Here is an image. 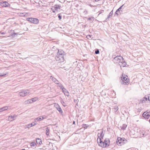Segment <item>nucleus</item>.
Listing matches in <instances>:
<instances>
[{
	"instance_id": "obj_5",
	"label": "nucleus",
	"mask_w": 150,
	"mask_h": 150,
	"mask_svg": "<svg viewBox=\"0 0 150 150\" xmlns=\"http://www.w3.org/2000/svg\"><path fill=\"white\" fill-rule=\"evenodd\" d=\"M56 60L58 63L63 62L64 61V58L63 57L59 55H57L55 58Z\"/></svg>"
},
{
	"instance_id": "obj_38",
	"label": "nucleus",
	"mask_w": 150,
	"mask_h": 150,
	"mask_svg": "<svg viewBox=\"0 0 150 150\" xmlns=\"http://www.w3.org/2000/svg\"><path fill=\"white\" fill-rule=\"evenodd\" d=\"M87 38L88 39L90 38H91V35H87Z\"/></svg>"
},
{
	"instance_id": "obj_10",
	"label": "nucleus",
	"mask_w": 150,
	"mask_h": 150,
	"mask_svg": "<svg viewBox=\"0 0 150 150\" xmlns=\"http://www.w3.org/2000/svg\"><path fill=\"white\" fill-rule=\"evenodd\" d=\"M143 116L146 119L148 118L150 116V111L147 113H146V112H144L143 114Z\"/></svg>"
},
{
	"instance_id": "obj_24",
	"label": "nucleus",
	"mask_w": 150,
	"mask_h": 150,
	"mask_svg": "<svg viewBox=\"0 0 150 150\" xmlns=\"http://www.w3.org/2000/svg\"><path fill=\"white\" fill-rule=\"evenodd\" d=\"M113 11H112L110 12V13L109 15L108 16V18L106 19V20H107L108 19L110 18V16H112L113 15Z\"/></svg>"
},
{
	"instance_id": "obj_34",
	"label": "nucleus",
	"mask_w": 150,
	"mask_h": 150,
	"mask_svg": "<svg viewBox=\"0 0 150 150\" xmlns=\"http://www.w3.org/2000/svg\"><path fill=\"white\" fill-rule=\"evenodd\" d=\"M6 75V74H1V73H0V76L1 77H2L4 76L5 75Z\"/></svg>"
},
{
	"instance_id": "obj_31",
	"label": "nucleus",
	"mask_w": 150,
	"mask_h": 150,
	"mask_svg": "<svg viewBox=\"0 0 150 150\" xmlns=\"http://www.w3.org/2000/svg\"><path fill=\"white\" fill-rule=\"evenodd\" d=\"M28 125H30V127H32V126H34L36 124L35 123V122H34L30 124H29Z\"/></svg>"
},
{
	"instance_id": "obj_36",
	"label": "nucleus",
	"mask_w": 150,
	"mask_h": 150,
	"mask_svg": "<svg viewBox=\"0 0 150 150\" xmlns=\"http://www.w3.org/2000/svg\"><path fill=\"white\" fill-rule=\"evenodd\" d=\"M25 128H29V127H30V125H26L25 126Z\"/></svg>"
},
{
	"instance_id": "obj_21",
	"label": "nucleus",
	"mask_w": 150,
	"mask_h": 150,
	"mask_svg": "<svg viewBox=\"0 0 150 150\" xmlns=\"http://www.w3.org/2000/svg\"><path fill=\"white\" fill-rule=\"evenodd\" d=\"M127 127V125H126L123 124L122 126L120 127L121 130H124Z\"/></svg>"
},
{
	"instance_id": "obj_4",
	"label": "nucleus",
	"mask_w": 150,
	"mask_h": 150,
	"mask_svg": "<svg viewBox=\"0 0 150 150\" xmlns=\"http://www.w3.org/2000/svg\"><path fill=\"white\" fill-rule=\"evenodd\" d=\"M124 139V138L122 139L120 137L118 138L117 141V144L119 145H121L125 143L126 142L127 140Z\"/></svg>"
},
{
	"instance_id": "obj_2",
	"label": "nucleus",
	"mask_w": 150,
	"mask_h": 150,
	"mask_svg": "<svg viewBox=\"0 0 150 150\" xmlns=\"http://www.w3.org/2000/svg\"><path fill=\"white\" fill-rule=\"evenodd\" d=\"M121 80L122 81V84L124 85H127L129 83V79L127 76L122 77H121Z\"/></svg>"
},
{
	"instance_id": "obj_37",
	"label": "nucleus",
	"mask_w": 150,
	"mask_h": 150,
	"mask_svg": "<svg viewBox=\"0 0 150 150\" xmlns=\"http://www.w3.org/2000/svg\"><path fill=\"white\" fill-rule=\"evenodd\" d=\"M8 118L9 119H13L12 120H14V119H13V116L12 115L9 116Z\"/></svg>"
},
{
	"instance_id": "obj_3",
	"label": "nucleus",
	"mask_w": 150,
	"mask_h": 150,
	"mask_svg": "<svg viewBox=\"0 0 150 150\" xmlns=\"http://www.w3.org/2000/svg\"><path fill=\"white\" fill-rule=\"evenodd\" d=\"M30 92L28 90H23L21 92H19L18 95L21 97H23L28 94Z\"/></svg>"
},
{
	"instance_id": "obj_42",
	"label": "nucleus",
	"mask_w": 150,
	"mask_h": 150,
	"mask_svg": "<svg viewBox=\"0 0 150 150\" xmlns=\"http://www.w3.org/2000/svg\"><path fill=\"white\" fill-rule=\"evenodd\" d=\"M5 33H5V32H2V33H1V35H4V34H5Z\"/></svg>"
},
{
	"instance_id": "obj_19",
	"label": "nucleus",
	"mask_w": 150,
	"mask_h": 150,
	"mask_svg": "<svg viewBox=\"0 0 150 150\" xmlns=\"http://www.w3.org/2000/svg\"><path fill=\"white\" fill-rule=\"evenodd\" d=\"M36 142L39 145H40L42 143L41 139L39 138L36 139Z\"/></svg>"
},
{
	"instance_id": "obj_33",
	"label": "nucleus",
	"mask_w": 150,
	"mask_h": 150,
	"mask_svg": "<svg viewBox=\"0 0 150 150\" xmlns=\"http://www.w3.org/2000/svg\"><path fill=\"white\" fill-rule=\"evenodd\" d=\"M123 5H124V4H123L117 10V11H119V12L120 10V9H121L122 8V7H123Z\"/></svg>"
},
{
	"instance_id": "obj_9",
	"label": "nucleus",
	"mask_w": 150,
	"mask_h": 150,
	"mask_svg": "<svg viewBox=\"0 0 150 150\" xmlns=\"http://www.w3.org/2000/svg\"><path fill=\"white\" fill-rule=\"evenodd\" d=\"M54 106L57 109L60 113L62 112L61 108L60 107L59 105L57 103H55L54 104Z\"/></svg>"
},
{
	"instance_id": "obj_26",
	"label": "nucleus",
	"mask_w": 150,
	"mask_h": 150,
	"mask_svg": "<svg viewBox=\"0 0 150 150\" xmlns=\"http://www.w3.org/2000/svg\"><path fill=\"white\" fill-rule=\"evenodd\" d=\"M46 135L48 136L49 134V129L48 127L46 128Z\"/></svg>"
},
{
	"instance_id": "obj_23",
	"label": "nucleus",
	"mask_w": 150,
	"mask_h": 150,
	"mask_svg": "<svg viewBox=\"0 0 150 150\" xmlns=\"http://www.w3.org/2000/svg\"><path fill=\"white\" fill-rule=\"evenodd\" d=\"M54 8L55 10H57L58 9H60V6L58 5H55L54 6Z\"/></svg>"
},
{
	"instance_id": "obj_11",
	"label": "nucleus",
	"mask_w": 150,
	"mask_h": 150,
	"mask_svg": "<svg viewBox=\"0 0 150 150\" xmlns=\"http://www.w3.org/2000/svg\"><path fill=\"white\" fill-rule=\"evenodd\" d=\"M58 53L57 55H59L63 57L64 56V51L62 50H58Z\"/></svg>"
},
{
	"instance_id": "obj_18",
	"label": "nucleus",
	"mask_w": 150,
	"mask_h": 150,
	"mask_svg": "<svg viewBox=\"0 0 150 150\" xmlns=\"http://www.w3.org/2000/svg\"><path fill=\"white\" fill-rule=\"evenodd\" d=\"M33 21H32L33 23L34 24H37L38 23L39 21L36 18H33Z\"/></svg>"
},
{
	"instance_id": "obj_15",
	"label": "nucleus",
	"mask_w": 150,
	"mask_h": 150,
	"mask_svg": "<svg viewBox=\"0 0 150 150\" xmlns=\"http://www.w3.org/2000/svg\"><path fill=\"white\" fill-rule=\"evenodd\" d=\"M104 134H103V130H101L100 133H98V138L103 139L104 136Z\"/></svg>"
},
{
	"instance_id": "obj_16",
	"label": "nucleus",
	"mask_w": 150,
	"mask_h": 150,
	"mask_svg": "<svg viewBox=\"0 0 150 150\" xmlns=\"http://www.w3.org/2000/svg\"><path fill=\"white\" fill-rule=\"evenodd\" d=\"M8 108V107L7 106L3 107L0 109V112H2L5 110H6Z\"/></svg>"
},
{
	"instance_id": "obj_17",
	"label": "nucleus",
	"mask_w": 150,
	"mask_h": 150,
	"mask_svg": "<svg viewBox=\"0 0 150 150\" xmlns=\"http://www.w3.org/2000/svg\"><path fill=\"white\" fill-rule=\"evenodd\" d=\"M9 6V4L6 1H4L3 3V6L4 7H8Z\"/></svg>"
},
{
	"instance_id": "obj_28",
	"label": "nucleus",
	"mask_w": 150,
	"mask_h": 150,
	"mask_svg": "<svg viewBox=\"0 0 150 150\" xmlns=\"http://www.w3.org/2000/svg\"><path fill=\"white\" fill-rule=\"evenodd\" d=\"M31 146L33 148L35 147L36 144L35 143L32 142L31 143Z\"/></svg>"
},
{
	"instance_id": "obj_12",
	"label": "nucleus",
	"mask_w": 150,
	"mask_h": 150,
	"mask_svg": "<svg viewBox=\"0 0 150 150\" xmlns=\"http://www.w3.org/2000/svg\"><path fill=\"white\" fill-rule=\"evenodd\" d=\"M110 141L109 139H106L104 140V144L106 146V147L109 146V144Z\"/></svg>"
},
{
	"instance_id": "obj_40",
	"label": "nucleus",
	"mask_w": 150,
	"mask_h": 150,
	"mask_svg": "<svg viewBox=\"0 0 150 150\" xmlns=\"http://www.w3.org/2000/svg\"><path fill=\"white\" fill-rule=\"evenodd\" d=\"M21 16H25V13H21Z\"/></svg>"
},
{
	"instance_id": "obj_45",
	"label": "nucleus",
	"mask_w": 150,
	"mask_h": 150,
	"mask_svg": "<svg viewBox=\"0 0 150 150\" xmlns=\"http://www.w3.org/2000/svg\"><path fill=\"white\" fill-rule=\"evenodd\" d=\"M149 139H150V136H149Z\"/></svg>"
},
{
	"instance_id": "obj_35",
	"label": "nucleus",
	"mask_w": 150,
	"mask_h": 150,
	"mask_svg": "<svg viewBox=\"0 0 150 150\" xmlns=\"http://www.w3.org/2000/svg\"><path fill=\"white\" fill-rule=\"evenodd\" d=\"M95 53L96 54H98L99 53V51L98 50H97L95 51Z\"/></svg>"
},
{
	"instance_id": "obj_1",
	"label": "nucleus",
	"mask_w": 150,
	"mask_h": 150,
	"mask_svg": "<svg viewBox=\"0 0 150 150\" xmlns=\"http://www.w3.org/2000/svg\"><path fill=\"white\" fill-rule=\"evenodd\" d=\"M113 61L114 63H119V65L121 67H125L127 64L122 57L120 56H118L114 57Z\"/></svg>"
},
{
	"instance_id": "obj_14",
	"label": "nucleus",
	"mask_w": 150,
	"mask_h": 150,
	"mask_svg": "<svg viewBox=\"0 0 150 150\" xmlns=\"http://www.w3.org/2000/svg\"><path fill=\"white\" fill-rule=\"evenodd\" d=\"M50 79H51L52 81L56 84H59V85H60V84H61L59 83V81L57 80L55 78L53 77L52 76H51Z\"/></svg>"
},
{
	"instance_id": "obj_32",
	"label": "nucleus",
	"mask_w": 150,
	"mask_h": 150,
	"mask_svg": "<svg viewBox=\"0 0 150 150\" xmlns=\"http://www.w3.org/2000/svg\"><path fill=\"white\" fill-rule=\"evenodd\" d=\"M61 15V14L60 13H59L58 15V17L59 20H60L62 19V16Z\"/></svg>"
},
{
	"instance_id": "obj_43",
	"label": "nucleus",
	"mask_w": 150,
	"mask_h": 150,
	"mask_svg": "<svg viewBox=\"0 0 150 150\" xmlns=\"http://www.w3.org/2000/svg\"><path fill=\"white\" fill-rule=\"evenodd\" d=\"M75 124V122L74 121L73 122V124Z\"/></svg>"
},
{
	"instance_id": "obj_8",
	"label": "nucleus",
	"mask_w": 150,
	"mask_h": 150,
	"mask_svg": "<svg viewBox=\"0 0 150 150\" xmlns=\"http://www.w3.org/2000/svg\"><path fill=\"white\" fill-rule=\"evenodd\" d=\"M147 100H148L150 101V99H149V96H146L143 98L141 99L139 102V103H143L145 102L146 101H147Z\"/></svg>"
},
{
	"instance_id": "obj_44",
	"label": "nucleus",
	"mask_w": 150,
	"mask_h": 150,
	"mask_svg": "<svg viewBox=\"0 0 150 150\" xmlns=\"http://www.w3.org/2000/svg\"><path fill=\"white\" fill-rule=\"evenodd\" d=\"M53 12H54H54H55V11H54L53 10Z\"/></svg>"
},
{
	"instance_id": "obj_41",
	"label": "nucleus",
	"mask_w": 150,
	"mask_h": 150,
	"mask_svg": "<svg viewBox=\"0 0 150 150\" xmlns=\"http://www.w3.org/2000/svg\"><path fill=\"white\" fill-rule=\"evenodd\" d=\"M119 11H117V10L116 12H115V14H117V15H118V13H117Z\"/></svg>"
},
{
	"instance_id": "obj_13",
	"label": "nucleus",
	"mask_w": 150,
	"mask_h": 150,
	"mask_svg": "<svg viewBox=\"0 0 150 150\" xmlns=\"http://www.w3.org/2000/svg\"><path fill=\"white\" fill-rule=\"evenodd\" d=\"M44 119L45 118L43 116H40L35 118L34 119V120L35 121H40Z\"/></svg>"
},
{
	"instance_id": "obj_27",
	"label": "nucleus",
	"mask_w": 150,
	"mask_h": 150,
	"mask_svg": "<svg viewBox=\"0 0 150 150\" xmlns=\"http://www.w3.org/2000/svg\"><path fill=\"white\" fill-rule=\"evenodd\" d=\"M38 99V98L37 97H35L33 98H32V99H31V100H32L31 101H33V102H35Z\"/></svg>"
},
{
	"instance_id": "obj_6",
	"label": "nucleus",
	"mask_w": 150,
	"mask_h": 150,
	"mask_svg": "<svg viewBox=\"0 0 150 150\" xmlns=\"http://www.w3.org/2000/svg\"><path fill=\"white\" fill-rule=\"evenodd\" d=\"M59 87L62 89L63 92L64 93V94L67 96H69V93L68 91L62 85H59Z\"/></svg>"
},
{
	"instance_id": "obj_39",
	"label": "nucleus",
	"mask_w": 150,
	"mask_h": 150,
	"mask_svg": "<svg viewBox=\"0 0 150 150\" xmlns=\"http://www.w3.org/2000/svg\"><path fill=\"white\" fill-rule=\"evenodd\" d=\"M13 116V119L14 118H16L17 117V115H14Z\"/></svg>"
},
{
	"instance_id": "obj_20",
	"label": "nucleus",
	"mask_w": 150,
	"mask_h": 150,
	"mask_svg": "<svg viewBox=\"0 0 150 150\" xmlns=\"http://www.w3.org/2000/svg\"><path fill=\"white\" fill-rule=\"evenodd\" d=\"M31 99L29 100H26L25 101V104H28L29 103H33V101H31Z\"/></svg>"
},
{
	"instance_id": "obj_7",
	"label": "nucleus",
	"mask_w": 150,
	"mask_h": 150,
	"mask_svg": "<svg viewBox=\"0 0 150 150\" xmlns=\"http://www.w3.org/2000/svg\"><path fill=\"white\" fill-rule=\"evenodd\" d=\"M97 141L100 146L103 148L106 147V146L104 144V142L102 141L101 138H97Z\"/></svg>"
},
{
	"instance_id": "obj_46",
	"label": "nucleus",
	"mask_w": 150,
	"mask_h": 150,
	"mask_svg": "<svg viewBox=\"0 0 150 150\" xmlns=\"http://www.w3.org/2000/svg\"><path fill=\"white\" fill-rule=\"evenodd\" d=\"M22 150H25V149H22Z\"/></svg>"
},
{
	"instance_id": "obj_29",
	"label": "nucleus",
	"mask_w": 150,
	"mask_h": 150,
	"mask_svg": "<svg viewBox=\"0 0 150 150\" xmlns=\"http://www.w3.org/2000/svg\"><path fill=\"white\" fill-rule=\"evenodd\" d=\"M88 127V125L86 124H83L82 125V127L84 129H87Z\"/></svg>"
},
{
	"instance_id": "obj_22",
	"label": "nucleus",
	"mask_w": 150,
	"mask_h": 150,
	"mask_svg": "<svg viewBox=\"0 0 150 150\" xmlns=\"http://www.w3.org/2000/svg\"><path fill=\"white\" fill-rule=\"evenodd\" d=\"M88 20H89V21L91 23L93 22L94 20V18L93 17H89L88 18Z\"/></svg>"
},
{
	"instance_id": "obj_30",
	"label": "nucleus",
	"mask_w": 150,
	"mask_h": 150,
	"mask_svg": "<svg viewBox=\"0 0 150 150\" xmlns=\"http://www.w3.org/2000/svg\"><path fill=\"white\" fill-rule=\"evenodd\" d=\"M33 18H27V20L29 21L32 23V21H33Z\"/></svg>"
},
{
	"instance_id": "obj_25",
	"label": "nucleus",
	"mask_w": 150,
	"mask_h": 150,
	"mask_svg": "<svg viewBox=\"0 0 150 150\" xmlns=\"http://www.w3.org/2000/svg\"><path fill=\"white\" fill-rule=\"evenodd\" d=\"M112 109L114 112H116L118 110V108L117 106H115L114 107V108H113Z\"/></svg>"
}]
</instances>
